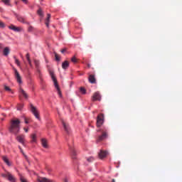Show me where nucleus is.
I'll use <instances>...</instances> for the list:
<instances>
[{"instance_id": "nucleus-13", "label": "nucleus", "mask_w": 182, "mask_h": 182, "mask_svg": "<svg viewBox=\"0 0 182 182\" xmlns=\"http://www.w3.org/2000/svg\"><path fill=\"white\" fill-rule=\"evenodd\" d=\"M17 20L19 22H22V23H26L27 25H29V22H26L25 21V18H23V17L19 16V15H16Z\"/></svg>"}, {"instance_id": "nucleus-22", "label": "nucleus", "mask_w": 182, "mask_h": 182, "mask_svg": "<svg viewBox=\"0 0 182 182\" xmlns=\"http://www.w3.org/2000/svg\"><path fill=\"white\" fill-rule=\"evenodd\" d=\"M34 65H35V66H36V69L37 70H39V65H40L39 60H34Z\"/></svg>"}, {"instance_id": "nucleus-10", "label": "nucleus", "mask_w": 182, "mask_h": 182, "mask_svg": "<svg viewBox=\"0 0 182 182\" xmlns=\"http://www.w3.org/2000/svg\"><path fill=\"white\" fill-rule=\"evenodd\" d=\"M107 154H109V153L107 151L100 150L98 156L101 160H103V159L107 157Z\"/></svg>"}, {"instance_id": "nucleus-18", "label": "nucleus", "mask_w": 182, "mask_h": 182, "mask_svg": "<svg viewBox=\"0 0 182 182\" xmlns=\"http://www.w3.org/2000/svg\"><path fill=\"white\" fill-rule=\"evenodd\" d=\"M70 150L71 151V155L73 159H76V150H75V148L70 147Z\"/></svg>"}, {"instance_id": "nucleus-46", "label": "nucleus", "mask_w": 182, "mask_h": 182, "mask_svg": "<svg viewBox=\"0 0 182 182\" xmlns=\"http://www.w3.org/2000/svg\"><path fill=\"white\" fill-rule=\"evenodd\" d=\"M64 182H68V179H65V180H64Z\"/></svg>"}, {"instance_id": "nucleus-27", "label": "nucleus", "mask_w": 182, "mask_h": 182, "mask_svg": "<svg viewBox=\"0 0 182 182\" xmlns=\"http://www.w3.org/2000/svg\"><path fill=\"white\" fill-rule=\"evenodd\" d=\"M21 152L22 153L23 156L25 157L26 161H28V163H29V159H28V156H26V155L25 154V153H23V150L22 149H21Z\"/></svg>"}, {"instance_id": "nucleus-12", "label": "nucleus", "mask_w": 182, "mask_h": 182, "mask_svg": "<svg viewBox=\"0 0 182 182\" xmlns=\"http://www.w3.org/2000/svg\"><path fill=\"white\" fill-rule=\"evenodd\" d=\"M16 140L18 141L21 144H25V135H20L16 137Z\"/></svg>"}, {"instance_id": "nucleus-43", "label": "nucleus", "mask_w": 182, "mask_h": 182, "mask_svg": "<svg viewBox=\"0 0 182 182\" xmlns=\"http://www.w3.org/2000/svg\"><path fill=\"white\" fill-rule=\"evenodd\" d=\"M67 49L66 48H64L63 50H61V53H63L64 52H66Z\"/></svg>"}, {"instance_id": "nucleus-26", "label": "nucleus", "mask_w": 182, "mask_h": 182, "mask_svg": "<svg viewBox=\"0 0 182 182\" xmlns=\"http://www.w3.org/2000/svg\"><path fill=\"white\" fill-rule=\"evenodd\" d=\"M80 92L82 93V95H86V90L83 87L80 88Z\"/></svg>"}, {"instance_id": "nucleus-21", "label": "nucleus", "mask_w": 182, "mask_h": 182, "mask_svg": "<svg viewBox=\"0 0 182 182\" xmlns=\"http://www.w3.org/2000/svg\"><path fill=\"white\" fill-rule=\"evenodd\" d=\"M3 53L4 56H8L9 55V48L6 47L3 50Z\"/></svg>"}, {"instance_id": "nucleus-48", "label": "nucleus", "mask_w": 182, "mask_h": 182, "mask_svg": "<svg viewBox=\"0 0 182 182\" xmlns=\"http://www.w3.org/2000/svg\"><path fill=\"white\" fill-rule=\"evenodd\" d=\"M18 149H19L20 150H22V148H21V146H18Z\"/></svg>"}, {"instance_id": "nucleus-45", "label": "nucleus", "mask_w": 182, "mask_h": 182, "mask_svg": "<svg viewBox=\"0 0 182 182\" xmlns=\"http://www.w3.org/2000/svg\"><path fill=\"white\" fill-rule=\"evenodd\" d=\"M4 48V46H2L1 43H0V49H2Z\"/></svg>"}, {"instance_id": "nucleus-40", "label": "nucleus", "mask_w": 182, "mask_h": 182, "mask_svg": "<svg viewBox=\"0 0 182 182\" xmlns=\"http://www.w3.org/2000/svg\"><path fill=\"white\" fill-rule=\"evenodd\" d=\"M23 4H28V0H21Z\"/></svg>"}, {"instance_id": "nucleus-33", "label": "nucleus", "mask_w": 182, "mask_h": 182, "mask_svg": "<svg viewBox=\"0 0 182 182\" xmlns=\"http://www.w3.org/2000/svg\"><path fill=\"white\" fill-rule=\"evenodd\" d=\"M50 20V14H47V18L46 19V21L49 22Z\"/></svg>"}, {"instance_id": "nucleus-8", "label": "nucleus", "mask_w": 182, "mask_h": 182, "mask_svg": "<svg viewBox=\"0 0 182 182\" xmlns=\"http://www.w3.org/2000/svg\"><path fill=\"white\" fill-rule=\"evenodd\" d=\"M14 75H15V77L16 79V81L19 83V85H21V83H22V77H21V75L19 74V72H18V70L14 69Z\"/></svg>"}, {"instance_id": "nucleus-14", "label": "nucleus", "mask_w": 182, "mask_h": 182, "mask_svg": "<svg viewBox=\"0 0 182 182\" xmlns=\"http://www.w3.org/2000/svg\"><path fill=\"white\" fill-rule=\"evenodd\" d=\"M19 92L21 93V95H22V96L24 97V99H28L29 95H28V93H26V92L25 90H23V89L20 88Z\"/></svg>"}, {"instance_id": "nucleus-31", "label": "nucleus", "mask_w": 182, "mask_h": 182, "mask_svg": "<svg viewBox=\"0 0 182 182\" xmlns=\"http://www.w3.org/2000/svg\"><path fill=\"white\" fill-rule=\"evenodd\" d=\"M71 61L73 63H77V59H76V57H73L71 58Z\"/></svg>"}, {"instance_id": "nucleus-41", "label": "nucleus", "mask_w": 182, "mask_h": 182, "mask_svg": "<svg viewBox=\"0 0 182 182\" xmlns=\"http://www.w3.org/2000/svg\"><path fill=\"white\" fill-rule=\"evenodd\" d=\"M46 26L49 28V21H46Z\"/></svg>"}, {"instance_id": "nucleus-7", "label": "nucleus", "mask_w": 182, "mask_h": 182, "mask_svg": "<svg viewBox=\"0 0 182 182\" xmlns=\"http://www.w3.org/2000/svg\"><path fill=\"white\" fill-rule=\"evenodd\" d=\"M61 123L65 133H67V134H69L70 133V127H69V124H68V122H65V120L63 119L61 120Z\"/></svg>"}, {"instance_id": "nucleus-42", "label": "nucleus", "mask_w": 182, "mask_h": 182, "mask_svg": "<svg viewBox=\"0 0 182 182\" xmlns=\"http://www.w3.org/2000/svg\"><path fill=\"white\" fill-rule=\"evenodd\" d=\"M28 65L30 66H32V61H31V60H28Z\"/></svg>"}, {"instance_id": "nucleus-29", "label": "nucleus", "mask_w": 182, "mask_h": 182, "mask_svg": "<svg viewBox=\"0 0 182 182\" xmlns=\"http://www.w3.org/2000/svg\"><path fill=\"white\" fill-rule=\"evenodd\" d=\"M2 2H4V4H5V5H11L9 4V2H11V0H1Z\"/></svg>"}, {"instance_id": "nucleus-34", "label": "nucleus", "mask_w": 182, "mask_h": 182, "mask_svg": "<svg viewBox=\"0 0 182 182\" xmlns=\"http://www.w3.org/2000/svg\"><path fill=\"white\" fill-rule=\"evenodd\" d=\"M23 107V105L21 104L18 105V107L17 108V110H22V108Z\"/></svg>"}, {"instance_id": "nucleus-19", "label": "nucleus", "mask_w": 182, "mask_h": 182, "mask_svg": "<svg viewBox=\"0 0 182 182\" xmlns=\"http://www.w3.org/2000/svg\"><path fill=\"white\" fill-rule=\"evenodd\" d=\"M63 69H68L69 68V61L65 60L62 63Z\"/></svg>"}, {"instance_id": "nucleus-6", "label": "nucleus", "mask_w": 182, "mask_h": 182, "mask_svg": "<svg viewBox=\"0 0 182 182\" xmlns=\"http://www.w3.org/2000/svg\"><path fill=\"white\" fill-rule=\"evenodd\" d=\"M31 112L33 113V114L35 116L36 119L38 120H41V117L39 116V111L33 105L31 104Z\"/></svg>"}, {"instance_id": "nucleus-20", "label": "nucleus", "mask_w": 182, "mask_h": 182, "mask_svg": "<svg viewBox=\"0 0 182 182\" xmlns=\"http://www.w3.org/2000/svg\"><path fill=\"white\" fill-rule=\"evenodd\" d=\"M2 160L7 164V166H11V163L9 162V159H8V157L6 156H2Z\"/></svg>"}, {"instance_id": "nucleus-3", "label": "nucleus", "mask_w": 182, "mask_h": 182, "mask_svg": "<svg viewBox=\"0 0 182 182\" xmlns=\"http://www.w3.org/2000/svg\"><path fill=\"white\" fill-rule=\"evenodd\" d=\"M97 132H100L101 135H100L97 139V141H103V140L107 139V129H97Z\"/></svg>"}, {"instance_id": "nucleus-5", "label": "nucleus", "mask_w": 182, "mask_h": 182, "mask_svg": "<svg viewBox=\"0 0 182 182\" xmlns=\"http://www.w3.org/2000/svg\"><path fill=\"white\" fill-rule=\"evenodd\" d=\"M105 123V114H100L97 117V127H100Z\"/></svg>"}, {"instance_id": "nucleus-17", "label": "nucleus", "mask_w": 182, "mask_h": 182, "mask_svg": "<svg viewBox=\"0 0 182 182\" xmlns=\"http://www.w3.org/2000/svg\"><path fill=\"white\" fill-rule=\"evenodd\" d=\"M89 82L90 83H92V84L96 83V78L95 77L94 75H90L89 76Z\"/></svg>"}, {"instance_id": "nucleus-32", "label": "nucleus", "mask_w": 182, "mask_h": 182, "mask_svg": "<svg viewBox=\"0 0 182 182\" xmlns=\"http://www.w3.org/2000/svg\"><path fill=\"white\" fill-rule=\"evenodd\" d=\"M29 120H31V119L26 118V117H24V122H25L26 124H29Z\"/></svg>"}, {"instance_id": "nucleus-28", "label": "nucleus", "mask_w": 182, "mask_h": 182, "mask_svg": "<svg viewBox=\"0 0 182 182\" xmlns=\"http://www.w3.org/2000/svg\"><path fill=\"white\" fill-rule=\"evenodd\" d=\"M95 160V158H93V156H90V158L87 159V161L88 163H92V161H93Z\"/></svg>"}, {"instance_id": "nucleus-1", "label": "nucleus", "mask_w": 182, "mask_h": 182, "mask_svg": "<svg viewBox=\"0 0 182 182\" xmlns=\"http://www.w3.org/2000/svg\"><path fill=\"white\" fill-rule=\"evenodd\" d=\"M9 130L13 134L19 133L21 130V121L18 119H11Z\"/></svg>"}, {"instance_id": "nucleus-35", "label": "nucleus", "mask_w": 182, "mask_h": 182, "mask_svg": "<svg viewBox=\"0 0 182 182\" xmlns=\"http://www.w3.org/2000/svg\"><path fill=\"white\" fill-rule=\"evenodd\" d=\"M15 63H16V65H18V66H21V63L19 62V60L15 58Z\"/></svg>"}, {"instance_id": "nucleus-30", "label": "nucleus", "mask_w": 182, "mask_h": 182, "mask_svg": "<svg viewBox=\"0 0 182 182\" xmlns=\"http://www.w3.org/2000/svg\"><path fill=\"white\" fill-rule=\"evenodd\" d=\"M37 14L40 15V16H43V13L42 12V9H38Z\"/></svg>"}, {"instance_id": "nucleus-4", "label": "nucleus", "mask_w": 182, "mask_h": 182, "mask_svg": "<svg viewBox=\"0 0 182 182\" xmlns=\"http://www.w3.org/2000/svg\"><path fill=\"white\" fill-rule=\"evenodd\" d=\"M1 176H2V177H4V178H7V180H9V181H11V182L16 181L15 176H13L12 174H11V173H9V172H6L5 173H2Z\"/></svg>"}, {"instance_id": "nucleus-36", "label": "nucleus", "mask_w": 182, "mask_h": 182, "mask_svg": "<svg viewBox=\"0 0 182 182\" xmlns=\"http://www.w3.org/2000/svg\"><path fill=\"white\" fill-rule=\"evenodd\" d=\"M0 28H5V24L4 23V22L0 21Z\"/></svg>"}, {"instance_id": "nucleus-39", "label": "nucleus", "mask_w": 182, "mask_h": 182, "mask_svg": "<svg viewBox=\"0 0 182 182\" xmlns=\"http://www.w3.org/2000/svg\"><path fill=\"white\" fill-rule=\"evenodd\" d=\"M21 182H28V181H26V179H25L23 177L21 178Z\"/></svg>"}, {"instance_id": "nucleus-2", "label": "nucleus", "mask_w": 182, "mask_h": 182, "mask_svg": "<svg viewBox=\"0 0 182 182\" xmlns=\"http://www.w3.org/2000/svg\"><path fill=\"white\" fill-rule=\"evenodd\" d=\"M49 74L51 76V79L54 83V86L57 90L60 97H62V92H60V88L59 87V85L58 84V80H56V77H55V73L53 72V70H49Z\"/></svg>"}, {"instance_id": "nucleus-25", "label": "nucleus", "mask_w": 182, "mask_h": 182, "mask_svg": "<svg viewBox=\"0 0 182 182\" xmlns=\"http://www.w3.org/2000/svg\"><path fill=\"white\" fill-rule=\"evenodd\" d=\"M54 54H55V60H57L58 62L60 61V57L59 56V55H58L56 52H54Z\"/></svg>"}, {"instance_id": "nucleus-16", "label": "nucleus", "mask_w": 182, "mask_h": 182, "mask_svg": "<svg viewBox=\"0 0 182 182\" xmlns=\"http://www.w3.org/2000/svg\"><path fill=\"white\" fill-rule=\"evenodd\" d=\"M41 144L44 149L49 148V145H48V141L45 139H41Z\"/></svg>"}, {"instance_id": "nucleus-44", "label": "nucleus", "mask_w": 182, "mask_h": 182, "mask_svg": "<svg viewBox=\"0 0 182 182\" xmlns=\"http://www.w3.org/2000/svg\"><path fill=\"white\" fill-rule=\"evenodd\" d=\"M23 130L26 132V133H28V129L27 128H23Z\"/></svg>"}, {"instance_id": "nucleus-15", "label": "nucleus", "mask_w": 182, "mask_h": 182, "mask_svg": "<svg viewBox=\"0 0 182 182\" xmlns=\"http://www.w3.org/2000/svg\"><path fill=\"white\" fill-rule=\"evenodd\" d=\"M36 182H53V181L46 178H38Z\"/></svg>"}, {"instance_id": "nucleus-37", "label": "nucleus", "mask_w": 182, "mask_h": 182, "mask_svg": "<svg viewBox=\"0 0 182 182\" xmlns=\"http://www.w3.org/2000/svg\"><path fill=\"white\" fill-rule=\"evenodd\" d=\"M28 32H32V31H33V27H32V26H30L28 27Z\"/></svg>"}, {"instance_id": "nucleus-47", "label": "nucleus", "mask_w": 182, "mask_h": 182, "mask_svg": "<svg viewBox=\"0 0 182 182\" xmlns=\"http://www.w3.org/2000/svg\"><path fill=\"white\" fill-rule=\"evenodd\" d=\"M87 67H88V68H90V64H87Z\"/></svg>"}, {"instance_id": "nucleus-23", "label": "nucleus", "mask_w": 182, "mask_h": 182, "mask_svg": "<svg viewBox=\"0 0 182 182\" xmlns=\"http://www.w3.org/2000/svg\"><path fill=\"white\" fill-rule=\"evenodd\" d=\"M4 90H6V92H11V93H14V92H12V89H11V87H9V86L6 85H4Z\"/></svg>"}, {"instance_id": "nucleus-24", "label": "nucleus", "mask_w": 182, "mask_h": 182, "mask_svg": "<svg viewBox=\"0 0 182 182\" xmlns=\"http://www.w3.org/2000/svg\"><path fill=\"white\" fill-rule=\"evenodd\" d=\"M31 143H36V135L35 134L31 135Z\"/></svg>"}, {"instance_id": "nucleus-9", "label": "nucleus", "mask_w": 182, "mask_h": 182, "mask_svg": "<svg viewBox=\"0 0 182 182\" xmlns=\"http://www.w3.org/2000/svg\"><path fill=\"white\" fill-rule=\"evenodd\" d=\"M96 100H98L100 102L102 100V97L100 96V93L99 92H96L92 95V102H96Z\"/></svg>"}, {"instance_id": "nucleus-38", "label": "nucleus", "mask_w": 182, "mask_h": 182, "mask_svg": "<svg viewBox=\"0 0 182 182\" xmlns=\"http://www.w3.org/2000/svg\"><path fill=\"white\" fill-rule=\"evenodd\" d=\"M26 58L27 60H31V57L29 55V53L26 54Z\"/></svg>"}, {"instance_id": "nucleus-11", "label": "nucleus", "mask_w": 182, "mask_h": 182, "mask_svg": "<svg viewBox=\"0 0 182 182\" xmlns=\"http://www.w3.org/2000/svg\"><path fill=\"white\" fill-rule=\"evenodd\" d=\"M9 29H11V31H14V32H21L23 30L22 27H16L14 25L10 26Z\"/></svg>"}]
</instances>
